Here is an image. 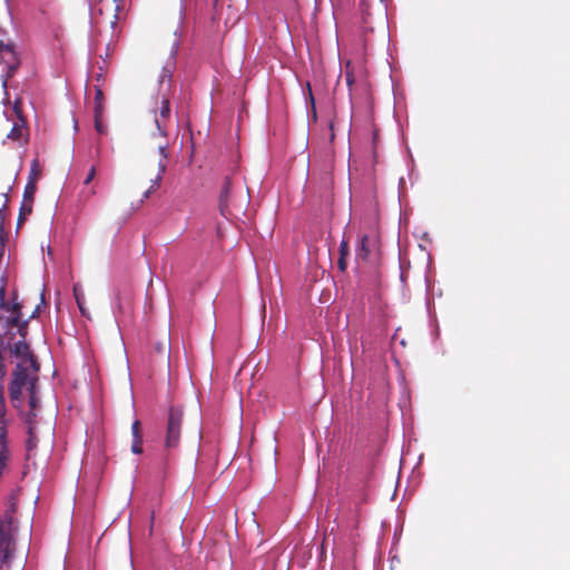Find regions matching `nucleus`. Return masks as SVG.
Listing matches in <instances>:
<instances>
[{
	"label": "nucleus",
	"instance_id": "obj_1",
	"mask_svg": "<svg viewBox=\"0 0 570 570\" xmlns=\"http://www.w3.org/2000/svg\"><path fill=\"white\" fill-rule=\"evenodd\" d=\"M170 106L169 100L166 98L161 99V106L159 109V116L156 117L155 121L157 125L158 132L155 135L154 147L156 151L153 154L150 159L146 164V173L145 175L151 181V186L149 190H154L158 187L163 175L166 169V148H167V139L165 130L163 129L165 126L164 120L169 117Z\"/></svg>",
	"mask_w": 570,
	"mask_h": 570
},
{
	"label": "nucleus",
	"instance_id": "obj_2",
	"mask_svg": "<svg viewBox=\"0 0 570 570\" xmlns=\"http://www.w3.org/2000/svg\"><path fill=\"white\" fill-rule=\"evenodd\" d=\"M30 368H18L13 373L10 384V397L16 406H19L24 394H29L30 405L32 409L37 405L35 395V376L29 372Z\"/></svg>",
	"mask_w": 570,
	"mask_h": 570
},
{
	"label": "nucleus",
	"instance_id": "obj_3",
	"mask_svg": "<svg viewBox=\"0 0 570 570\" xmlns=\"http://www.w3.org/2000/svg\"><path fill=\"white\" fill-rule=\"evenodd\" d=\"M380 256V239L375 233L366 234L361 238L356 248V261L375 262Z\"/></svg>",
	"mask_w": 570,
	"mask_h": 570
},
{
	"label": "nucleus",
	"instance_id": "obj_4",
	"mask_svg": "<svg viewBox=\"0 0 570 570\" xmlns=\"http://www.w3.org/2000/svg\"><path fill=\"white\" fill-rule=\"evenodd\" d=\"M180 422H181V412L178 410H171L169 413L168 429H167V438L166 445L168 448L176 446L180 435Z\"/></svg>",
	"mask_w": 570,
	"mask_h": 570
},
{
	"label": "nucleus",
	"instance_id": "obj_5",
	"mask_svg": "<svg viewBox=\"0 0 570 570\" xmlns=\"http://www.w3.org/2000/svg\"><path fill=\"white\" fill-rule=\"evenodd\" d=\"M0 63L6 65L8 68L7 77L3 79V87L7 86V80L10 73L18 67V57L11 45L0 43Z\"/></svg>",
	"mask_w": 570,
	"mask_h": 570
},
{
	"label": "nucleus",
	"instance_id": "obj_6",
	"mask_svg": "<svg viewBox=\"0 0 570 570\" xmlns=\"http://www.w3.org/2000/svg\"><path fill=\"white\" fill-rule=\"evenodd\" d=\"M14 353L20 357V362L17 365L18 368H30L33 372L37 371L36 362L29 353V347L24 343H16Z\"/></svg>",
	"mask_w": 570,
	"mask_h": 570
},
{
	"label": "nucleus",
	"instance_id": "obj_7",
	"mask_svg": "<svg viewBox=\"0 0 570 570\" xmlns=\"http://www.w3.org/2000/svg\"><path fill=\"white\" fill-rule=\"evenodd\" d=\"M23 137H24L23 121L19 120L18 122H14L11 131L8 135V138L12 139V140L20 141V140H22Z\"/></svg>",
	"mask_w": 570,
	"mask_h": 570
},
{
	"label": "nucleus",
	"instance_id": "obj_8",
	"mask_svg": "<svg viewBox=\"0 0 570 570\" xmlns=\"http://www.w3.org/2000/svg\"><path fill=\"white\" fill-rule=\"evenodd\" d=\"M73 295H75V298H76V302H77L80 313L83 316H88L87 309L85 307V303H86L85 294L78 285L73 286Z\"/></svg>",
	"mask_w": 570,
	"mask_h": 570
},
{
	"label": "nucleus",
	"instance_id": "obj_9",
	"mask_svg": "<svg viewBox=\"0 0 570 570\" xmlns=\"http://www.w3.org/2000/svg\"><path fill=\"white\" fill-rule=\"evenodd\" d=\"M95 111H96L97 117H100V115L102 112V92L100 89H97V91H96Z\"/></svg>",
	"mask_w": 570,
	"mask_h": 570
},
{
	"label": "nucleus",
	"instance_id": "obj_10",
	"mask_svg": "<svg viewBox=\"0 0 570 570\" xmlns=\"http://www.w3.org/2000/svg\"><path fill=\"white\" fill-rule=\"evenodd\" d=\"M345 67H346V82H347V86L351 88L352 85L354 83V76L351 70V61L350 60L346 61Z\"/></svg>",
	"mask_w": 570,
	"mask_h": 570
},
{
	"label": "nucleus",
	"instance_id": "obj_11",
	"mask_svg": "<svg viewBox=\"0 0 570 570\" xmlns=\"http://www.w3.org/2000/svg\"><path fill=\"white\" fill-rule=\"evenodd\" d=\"M141 442H142L141 438L132 440V445H131L132 453L140 454L142 452Z\"/></svg>",
	"mask_w": 570,
	"mask_h": 570
},
{
	"label": "nucleus",
	"instance_id": "obj_12",
	"mask_svg": "<svg viewBox=\"0 0 570 570\" xmlns=\"http://www.w3.org/2000/svg\"><path fill=\"white\" fill-rule=\"evenodd\" d=\"M348 254H350L348 243L343 239L340 244V256L347 257Z\"/></svg>",
	"mask_w": 570,
	"mask_h": 570
},
{
	"label": "nucleus",
	"instance_id": "obj_13",
	"mask_svg": "<svg viewBox=\"0 0 570 570\" xmlns=\"http://www.w3.org/2000/svg\"><path fill=\"white\" fill-rule=\"evenodd\" d=\"M132 439H140L139 422L135 421L131 425Z\"/></svg>",
	"mask_w": 570,
	"mask_h": 570
},
{
	"label": "nucleus",
	"instance_id": "obj_14",
	"mask_svg": "<svg viewBox=\"0 0 570 570\" xmlns=\"http://www.w3.org/2000/svg\"><path fill=\"white\" fill-rule=\"evenodd\" d=\"M170 77H171L170 68H164L161 76H160V82L163 83L165 80H169Z\"/></svg>",
	"mask_w": 570,
	"mask_h": 570
},
{
	"label": "nucleus",
	"instance_id": "obj_15",
	"mask_svg": "<svg viewBox=\"0 0 570 570\" xmlns=\"http://www.w3.org/2000/svg\"><path fill=\"white\" fill-rule=\"evenodd\" d=\"M95 176H96V169H95V167H91V168L89 169V171H88V174H87V177H86V179H85V181H83V183H85L86 185H88L89 183H91V181H92V179L95 178Z\"/></svg>",
	"mask_w": 570,
	"mask_h": 570
},
{
	"label": "nucleus",
	"instance_id": "obj_16",
	"mask_svg": "<svg viewBox=\"0 0 570 570\" xmlns=\"http://www.w3.org/2000/svg\"><path fill=\"white\" fill-rule=\"evenodd\" d=\"M337 264H338L340 271H342V272L346 271V267H347L346 257L340 256Z\"/></svg>",
	"mask_w": 570,
	"mask_h": 570
},
{
	"label": "nucleus",
	"instance_id": "obj_17",
	"mask_svg": "<svg viewBox=\"0 0 570 570\" xmlns=\"http://www.w3.org/2000/svg\"><path fill=\"white\" fill-rule=\"evenodd\" d=\"M7 527H8L7 523H4V522L0 523V541L4 540V528H7Z\"/></svg>",
	"mask_w": 570,
	"mask_h": 570
},
{
	"label": "nucleus",
	"instance_id": "obj_18",
	"mask_svg": "<svg viewBox=\"0 0 570 570\" xmlns=\"http://www.w3.org/2000/svg\"><path fill=\"white\" fill-rule=\"evenodd\" d=\"M99 117L96 116V129L100 132H102L104 128L98 119Z\"/></svg>",
	"mask_w": 570,
	"mask_h": 570
},
{
	"label": "nucleus",
	"instance_id": "obj_19",
	"mask_svg": "<svg viewBox=\"0 0 570 570\" xmlns=\"http://www.w3.org/2000/svg\"><path fill=\"white\" fill-rule=\"evenodd\" d=\"M116 3H119L120 0H114ZM116 8H118V4H116Z\"/></svg>",
	"mask_w": 570,
	"mask_h": 570
}]
</instances>
